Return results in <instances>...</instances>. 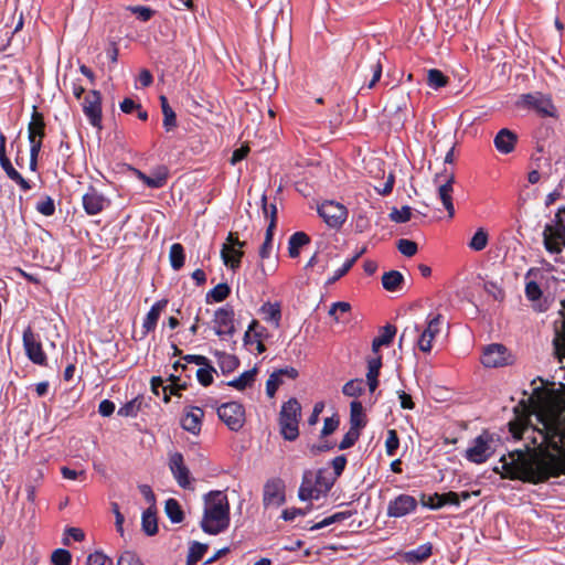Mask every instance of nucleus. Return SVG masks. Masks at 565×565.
I'll list each match as a JSON object with an SVG mask.
<instances>
[{
    "label": "nucleus",
    "mask_w": 565,
    "mask_h": 565,
    "mask_svg": "<svg viewBox=\"0 0 565 565\" xmlns=\"http://www.w3.org/2000/svg\"><path fill=\"white\" fill-rule=\"evenodd\" d=\"M541 427L533 444L540 451L526 448L514 450L500 459L503 477L523 482L540 483L565 475V427L553 416L540 418Z\"/></svg>",
    "instance_id": "f257e3e1"
},
{
    "label": "nucleus",
    "mask_w": 565,
    "mask_h": 565,
    "mask_svg": "<svg viewBox=\"0 0 565 565\" xmlns=\"http://www.w3.org/2000/svg\"><path fill=\"white\" fill-rule=\"evenodd\" d=\"M230 525V504L222 491H211L204 495L202 530L211 535L224 532Z\"/></svg>",
    "instance_id": "f03ea898"
},
{
    "label": "nucleus",
    "mask_w": 565,
    "mask_h": 565,
    "mask_svg": "<svg viewBox=\"0 0 565 565\" xmlns=\"http://www.w3.org/2000/svg\"><path fill=\"white\" fill-rule=\"evenodd\" d=\"M335 480V476L328 468H321L316 472L306 470L298 490V497L301 501L319 500L331 490Z\"/></svg>",
    "instance_id": "7ed1b4c3"
},
{
    "label": "nucleus",
    "mask_w": 565,
    "mask_h": 565,
    "mask_svg": "<svg viewBox=\"0 0 565 565\" xmlns=\"http://www.w3.org/2000/svg\"><path fill=\"white\" fill-rule=\"evenodd\" d=\"M301 406L296 398H290L282 404L279 414L280 433L286 440H295L299 435V417Z\"/></svg>",
    "instance_id": "20e7f679"
},
{
    "label": "nucleus",
    "mask_w": 565,
    "mask_h": 565,
    "mask_svg": "<svg viewBox=\"0 0 565 565\" xmlns=\"http://www.w3.org/2000/svg\"><path fill=\"white\" fill-rule=\"evenodd\" d=\"M516 106L522 109L533 110L541 117L557 116V109L551 96L541 92L522 94L516 100Z\"/></svg>",
    "instance_id": "39448f33"
},
{
    "label": "nucleus",
    "mask_w": 565,
    "mask_h": 565,
    "mask_svg": "<svg viewBox=\"0 0 565 565\" xmlns=\"http://www.w3.org/2000/svg\"><path fill=\"white\" fill-rule=\"evenodd\" d=\"M493 437L488 431L477 436L466 450V459L470 462L480 465L486 462L493 454Z\"/></svg>",
    "instance_id": "423d86ee"
},
{
    "label": "nucleus",
    "mask_w": 565,
    "mask_h": 565,
    "mask_svg": "<svg viewBox=\"0 0 565 565\" xmlns=\"http://www.w3.org/2000/svg\"><path fill=\"white\" fill-rule=\"evenodd\" d=\"M23 348L28 359L34 364L45 366L47 356L42 348L39 335L34 333L31 327H28L22 334Z\"/></svg>",
    "instance_id": "0eeeda50"
},
{
    "label": "nucleus",
    "mask_w": 565,
    "mask_h": 565,
    "mask_svg": "<svg viewBox=\"0 0 565 565\" xmlns=\"http://www.w3.org/2000/svg\"><path fill=\"white\" fill-rule=\"evenodd\" d=\"M443 323L441 315H429L427 318V324L424 330H420L418 326L414 327L416 332H419L417 344L420 351L429 353L433 348V341L435 337L440 332Z\"/></svg>",
    "instance_id": "6e6552de"
},
{
    "label": "nucleus",
    "mask_w": 565,
    "mask_h": 565,
    "mask_svg": "<svg viewBox=\"0 0 565 565\" xmlns=\"http://www.w3.org/2000/svg\"><path fill=\"white\" fill-rule=\"evenodd\" d=\"M220 419L233 431H238L245 422V412L237 402L222 404L217 408Z\"/></svg>",
    "instance_id": "1a4fd4ad"
},
{
    "label": "nucleus",
    "mask_w": 565,
    "mask_h": 565,
    "mask_svg": "<svg viewBox=\"0 0 565 565\" xmlns=\"http://www.w3.org/2000/svg\"><path fill=\"white\" fill-rule=\"evenodd\" d=\"M481 363L486 367H502L513 363V355L503 344L493 343L484 348Z\"/></svg>",
    "instance_id": "9d476101"
},
{
    "label": "nucleus",
    "mask_w": 565,
    "mask_h": 565,
    "mask_svg": "<svg viewBox=\"0 0 565 565\" xmlns=\"http://www.w3.org/2000/svg\"><path fill=\"white\" fill-rule=\"evenodd\" d=\"M434 181L438 185V196L444 207L447 210L449 217H452L455 214V207L451 196L452 183L455 181L454 173L451 171L448 172L447 169H445L443 173L436 174Z\"/></svg>",
    "instance_id": "9b49d317"
},
{
    "label": "nucleus",
    "mask_w": 565,
    "mask_h": 565,
    "mask_svg": "<svg viewBox=\"0 0 565 565\" xmlns=\"http://www.w3.org/2000/svg\"><path fill=\"white\" fill-rule=\"evenodd\" d=\"M286 501L285 483L279 478L266 481L263 489V504L265 508H278Z\"/></svg>",
    "instance_id": "f8f14e48"
},
{
    "label": "nucleus",
    "mask_w": 565,
    "mask_h": 565,
    "mask_svg": "<svg viewBox=\"0 0 565 565\" xmlns=\"http://www.w3.org/2000/svg\"><path fill=\"white\" fill-rule=\"evenodd\" d=\"M83 111L89 124L102 127V95L98 90H89L82 103Z\"/></svg>",
    "instance_id": "ddd939ff"
},
{
    "label": "nucleus",
    "mask_w": 565,
    "mask_h": 565,
    "mask_svg": "<svg viewBox=\"0 0 565 565\" xmlns=\"http://www.w3.org/2000/svg\"><path fill=\"white\" fill-rule=\"evenodd\" d=\"M319 215L330 227H340L347 220V209L337 202L327 201L318 207Z\"/></svg>",
    "instance_id": "4468645a"
},
{
    "label": "nucleus",
    "mask_w": 565,
    "mask_h": 565,
    "mask_svg": "<svg viewBox=\"0 0 565 565\" xmlns=\"http://www.w3.org/2000/svg\"><path fill=\"white\" fill-rule=\"evenodd\" d=\"M417 509V500L409 494H399L387 504L386 514L390 518H403L415 512Z\"/></svg>",
    "instance_id": "2eb2a0df"
},
{
    "label": "nucleus",
    "mask_w": 565,
    "mask_h": 565,
    "mask_svg": "<svg viewBox=\"0 0 565 565\" xmlns=\"http://www.w3.org/2000/svg\"><path fill=\"white\" fill-rule=\"evenodd\" d=\"M543 244L548 253L561 254L565 247V226L552 227V225H545Z\"/></svg>",
    "instance_id": "dca6fc26"
},
{
    "label": "nucleus",
    "mask_w": 565,
    "mask_h": 565,
    "mask_svg": "<svg viewBox=\"0 0 565 565\" xmlns=\"http://www.w3.org/2000/svg\"><path fill=\"white\" fill-rule=\"evenodd\" d=\"M234 311L231 308H218L214 313L215 333L220 337L233 335L235 332Z\"/></svg>",
    "instance_id": "f3484780"
},
{
    "label": "nucleus",
    "mask_w": 565,
    "mask_h": 565,
    "mask_svg": "<svg viewBox=\"0 0 565 565\" xmlns=\"http://www.w3.org/2000/svg\"><path fill=\"white\" fill-rule=\"evenodd\" d=\"M169 467L178 484L183 489H188L191 484L190 471L184 465L183 456L180 452H174L170 456Z\"/></svg>",
    "instance_id": "a211bd4d"
},
{
    "label": "nucleus",
    "mask_w": 565,
    "mask_h": 565,
    "mask_svg": "<svg viewBox=\"0 0 565 565\" xmlns=\"http://www.w3.org/2000/svg\"><path fill=\"white\" fill-rule=\"evenodd\" d=\"M107 205V199L94 186H89L87 192L83 195V207L89 215L100 213Z\"/></svg>",
    "instance_id": "6ab92c4d"
},
{
    "label": "nucleus",
    "mask_w": 565,
    "mask_h": 565,
    "mask_svg": "<svg viewBox=\"0 0 565 565\" xmlns=\"http://www.w3.org/2000/svg\"><path fill=\"white\" fill-rule=\"evenodd\" d=\"M422 503L424 507L431 510H439L445 505L459 507V494L457 492L449 491L441 494L434 493L430 495H423Z\"/></svg>",
    "instance_id": "aec40b11"
},
{
    "label": "nucleus",
    "mask_w": 565,
    "mask_h": 565,
    "mask_svg": "<svg viewBox=\"0 0 565 565\" xmlns=\"http://www.w3.org/2000/svg\"><path fill=\"white\" fill-rule=\"evenodd\" d=\"M143 501L150 505L154 503V494L151 489L143 486ZM158 532V522L151 507L143 511V533L147 535H154Z\"/></svg>",
    "instance_id": "412c9836"
},
{
    "label": "nucleus",
    "mask_w": 565,
    "mask_h": 565,
    "mask_svg": "<svg viewBox=\"0 0 565 565\" xmlns=\"http://www.w3.org/2000/svg\"><path fill=\"white\" fill-rule=\"evenodd\" d=\"M516 142V134L508 128L499 130L493 139L495 149L502 154L511 153L514 150Z\"/></svg>",
    "instance_id": "4be33fe9"
},
{
    "label": "nucleus",
    "mask_w": 565,
    "mask_h": 565,
    "mask_svg": "<svg viewBox=\"0 0 565 565\" xmlns=\"http://www.w3.org/2000/svg\"><path fill=\"white\" fill-rule=\"evenodd\" d=\"M204 412L200 407H191L182 417L181 425L183 429L198 434L201 430V420Z\"/></svg>",
    "instance_id": "5701e85b"
},
{
    "label": "nucleus",
    "mask_w": 565,
    "mask_h": 565,
    "mask_svg": "<svg viewBox=\"0 0 565 565\" xmlns=\"http://www.w3.org/2000/svg\"><path fill=\"white\" fill-rule=\"evenodd\" d=\"M45 120L42 113L38 111L36 107L31 115V120L28 125V138L41 139L45 138Z\"/></svg>",
    "instance_id": "b1692460"
},
{
    "label": "nucleus",
    "mask_w": 565,
    "mask_h": 565,
    "mask_svg": "<svg viewBox=\"0 0 565 565\" xmlns=\"http://www.w3.org/2000/svg\"><path fill=\"white\" fill-rule=\"evenodd\" d=\"M433 554V544L425 543L417 546L414 550L407 551L404 553L403 558L407 564H419L427 558H429Z\"/></svg>",
    "instance_id": "393cba45"
},
{
    "label": "nucleus",
    "mask_w": 565,
    "mask_h": 565,
    "mask_svg": "<svg viewBox=\"0 0 565 565\" xmlns=\"http://www.w3.org/2000/svg\"><path fill=\"white\" fill-rule=\"evenodd\" d=\"M562 328L556 330L555 338L553 340L554 353L559 363H563L565 359V300H562Z\"/></svg>",
    "instance_id": "a878e982"
},
{
    "label": "nucleus",
    "mask_w": 565,
    "mask_h": 565,
    "mask_svg": "<svg viewBox=\"0 0 565 565\" xmlns=\"http://www.w3.org/2000/svg\"><path fill=\"white\" fill-rule=\"evenodd\" d=\"M260 315L263 316V319L270 323L273 327L278 328L280 326L281 320V308L280 303L278 302H265L260 309Z\"/></svg>",
    "instance_id": "bb28decb"
},
{
    "label": "nucleus",
    "mask_w": 565,
    "mask_h": 565,
    "mask_svg": "<svg viewBox=\"0 0 565 565\" xmlns=\"http://www.w3.org/2000/svg\"><path fill=\"white\" fill-rule=\"evenodd\" d=\"M0 166L6 172L7 177L15 182L21 188V190L24 192L31 190V183L14 169L9 158L1 160Z\"/></svg>",
    "instance_id": "cd10ccee"
},
{
    "label": "nucleus",
    "mask_w": 565,
    "mask_h": 565,
    "mask_svg": "<svg viewBox=\"0 0 565 565\" xmlns=\"http://www.w3.org/2000/svg\"><path fill=\"white\" fill-rule=\"evenodd\" d=\"M221 256L224 264L232 268L236 269L241 265V259L243 257V252L239 247L228 246L224 244L221 249Z\"/></svg>",
    "instance_id": "c85d7f7f"
},
{
    "label": "nucleus",
    "mask_w": 565,
    "mask_h": 565,
    "mask_svg": "<svg viewBox=\"0 0 565 565\" xmlns=\"http://www.w3.org/2000/svg\"><path fill=\"white\" fill-rule=\"evenodd\" d=\"M382 366L381 356L371 358L367 360V373H366V382L370 388V392H374L379 385V375Z\"/></svg>",
    "instance_id": "c756f323"
},
{
    "label": "nucleus",
    "mask_w": 565,
    "mask_h": 565,
    "mask_svg": "<svg viewBox=\"0 0 565 565\" xmlns=\"http://www.w3.org/2000/svg\"><path fill=\"white\" fill-rule=\"evenodd\" d=\"M168 169L164 166L157 167L149 175L143 174V184L158 189L166 185Z\"/></svg>",
    "instance_id": "7c9ffc66"
},
{
    "label": "nucleus",
    "mask_w": 565,
    "mask_h": 565,
    "mask_svg": "<svg viewBox=\"0 0 565 565\" xmlns=\"http://www.w3.org/2000/svg\"><path fill=\"white\" fill-rule=\"evenodd\" d=\"M268 338V332L265 327L260 326L257 320H252L249 323L245 334H244V344L250 345L254 343V340H262Z\"/></svg>",
    "instance_id": "2f4dec72"
},
{
    "label": "nucleus",
    "mask_w": 565,
    "mask_h": 565,
    "mask_svg": "<svg viewBox=\"0 0 565 565\" xmlns=\"http://www.w3.org/2000/svg\"><path fill=\"white\" fill-rule=\"evenodd\" d=\"M167 305L168 300L161 299L151 307L143 321V329H146V331H151L156 328L158 319L161 312L166 309Z\"/></svg>",
    "instance_id": "473e14b6"
},
{
    "label": "nucleus",
    "mask_w": 565,
    "mask_h": 565,
    "mask_svg": "<svg viewBox=\"0 0 565 565\" xmlns=\"http://www.w3.org/2000/svg\"><path fill=\"white\" fill-rule=\"evenodd\" d=\"M310 242L309 236L303 232L294 233L288 241V254L291 258H296L300 254V248Z\"/></svg>",
    "instance_id": "72a5a7b5"
},
{
    "label": "nucleus",
    "mask_w": 565,
    "mask_h": 565,
    "mask_svg": "<svg viewBox=\"0 0 565 565\" xmlns=\"http://www.w3.org/2000/svg\"><path fill=\"white\" fill-rule=\"evenodd\" d=\"M363 406L359 401H353L350 404V427L360 430L365 426Z\"/></svg>",
    "instance_id": "f704fd0d"
},
{
    "label": "nucleus",
    "mask_w": 565,
    "mask_h": 565,
    "mask_svg": "<svg viewBox=\"0 0 565 565\" xmlns=\"http://www.w3.org/2000/svg\"><path fill=\"white\" fill-rule=\"evenodd\" d=\"M396 334V328L392 324H386L381 329V333L376 337L372 342V351L374 353L379 352V349L383 345H388L393 341L394 335Z\"/></svg>",
    "instance_id": "c9c22d12"
},
{
    "label": "nucleus",
    "mask_w": 565,
    "mask_h": 565,
    "mask_svg": "<svg viewBox=\"0 0 565 565\" xmlns=\"http://www.w3.org/2000/svg\"><path fill=\"white\" fill-rule=\"evenodd\" d=\"M403 275L397 270H390L382 276L383 288L387 291H397L402 288Z\"/></svg>",
    "instance_id": "e433bc0d"
},
{
    "label": "nucleus",
    "mask_w": 565,
    "mask_h": 565,
    "mask_svg": "<svg viewBox=\"0 0 565 565\" xmlns=\"http://www.w3.org/2000/svg\"><path fill=\"white\" fill-rule=\"evenodd\" d=\"M164 512L172 523H181L184 519V513L178 500L170 498L164 503Z\"/></svg>",
    "instance_id": "4c0bfd02"
},
{
    "label": "nucleus",
    "mask_w": 565,
    "mask_h": 565,
    "mask_svg": "<svg viewBox=\"0 0 565 565\" xmlns=\"http://www.w3.org/2000/svg\"><path fill=\"white\" fill-rule=\"evenodd\" d=\"M169 260L173 270H180L185 260L184 247L180 243H174L170 247Z\"/></svg>",
    "instance_id": "58836bf2"
},
{
    "label": "nucleus",
    "mask_w": 565,
    "mask_h": 565,
    "mask_svg": "<svg viewBox=\"0 0 565 565\" xmlns=\"http://www.w3.org/2000/svg\"><path fill=\"white\" fill-rule=\"evenodd\" d=\"M257 370L254 367L252 370L243 372L238 377L227 382L228 386H232L238 391H243L248 386H252V384L255 381Z\"/></svg>",
    "instance_id": "ea45409f"
},
{
    "label": "nucleus",
    "mask_w": 565,
    "mask_h": 565,
    "mask_svg": "<svg viewBox=\"0 0 565 565\" xmlns=\"http://www.w3.org/2000/svg\"><path fill=\"white\" fill-rule=\"evenodd\" d=\"M207 551V545L193 541L190 543L189 553L186 556V565H196Z\"/></svg>",
    "instance_id": "a19ab883"
},
{
    "label": "nucleus",
    "mask_w": 565,
    "mask_h": 565,
    "mask_svg": "<svg viewBox=\"0 0 565 565\" xmlns=\"http://www.w3.org/2000/svg\"><path fill=\"white\" fill-rule=\"evenodd\" d=\"M267 198L266 195L264 194L262 196V202H263V211H264V214L266 217H270V223L266 230V235H265V239H269L270 242H273V231L276 226V215H277V207L275 204H271L269 207L267 206V202H266Z\"/></svg>",
    "instance_id": "79ce46f5"
},
{
    "label": "nucleus",
    "mask_w": 565,
    "mask_h": 565,
    "mask_svg": "<svg viewBox=\"0 0 565 565\" xmlns=\"http://www.w3.org/2000/svg\"><path fill=\"white\" fill-rule=\"evenodd\" d=\"M216 355L218 366L224 374L233 372L239 364V361L235 355L227 354L225 352L216 353Z\"/></svg>",
    "instance_id": "37998d69"
},
{
    "label": "nucleus",
    "mask_w": 565,
    "mask_h": 565,
    "mask_svg": "<svg viewBox=\"0 0 565 565\" xmlns=\"http://www.w3.org/2000/svg\"><path fill=\"white\" fill-rule=\"evenodd\" d=\"M351 516V512L344 511V512H337L330 516L324 518L322 521L315 523L310 530L317 531L323 527H327L331 524L342 522Z\"/></svg>",
    "instance_id": "c03bdc74"
},
{
    "label": "nucleus",
    "mask_w": 565,
    "mask_h": 565,
    "mask_svg": "<svg viewBox=\"0 0 565 565\" xmlns=\"http://www.w3.org/2000/svg\"><path fill=\"white\" fill-rule=\"evenodd\" d=\"M141 409L140 396H136L131 401L124 404L117 412L119 416L136 417Z\"/></svg>",
    "instance_id": "a18cd8bd"
},
{
    "label": "nucleus",
    "mask_w": 565,
    "mask_h": 565,
    "mask_svg": "<svg viewBox=\"0 0 565 565\" xmlns=\"http://www.w3.org/2000/svg\"><path fill=\"white\" fill-rule=\"evenodd\" d=\"M365 252V249H362L360 253H358L356 255H354L352 258L350 259H347L344 262V264L342 265L341 268H339L338 270H335V273L333 274L332 277H330L328 280H327V285H332L334 284L337 280H339L341 277H343L351 268L352 266L354 265V263L358 260V258Z\"/></svg>",
    "instance_id": "49530a36"
},
{
    "label": "nucleus",
    "mask_w": 565,
    "mask_h": 565,
    "mask_svg": "<svg viewBox=\"0 0 565 565\" xmlns=\"http://www.w3.org/2000/svg\"><path fill=\"white\" fill-rule=\"evenodd\" d=\"M427 84L433 89H439L447 84V77L436 68H431L427 74Z\"/></svg>",
    "instance_id": "de8ad7c7"
},
{
    "label": "nucleus",
    "mask_w": 565,
    "mask_h": 565,
    "mask_svg": "<svg viewBox=\"0 0 565 565\" xmlns=\"http://www.w3.org/2000/svg\"><path fill=\"white\" fill-rule=\"evenodd\" d=\"M230 292L231 289L227 284H218L207 292L206 300L210 301L212 299L213 301L221 302L228 297Z\"/></svg>",
    "instance_id": "09e8293b"
},
{
    "label": "nucleus",
    "mask_w": 565,
    "mask_h": 565,
    "mask_svg": "<svg viewBox=\"0 0 565 565\" xmlns=\"http://www.w3.org/2000/svg\"><path fill=\"white\" fill-rule=\"evenodd\" d=\"M364 391V382L361 379H355L347 382L342 387V393L350 397H356Z\"/></svg>",
    "instance_id": "8fccbe9b"
},
{
    "label": "nucleus",
    "mask_w": 565,
    "mask_h": 565,
    "mask_svg": "<svg viewBox=\"0 0 565 565\" xmlns=\"http://www.w3.org/2000/svg\"><path fill=\"white\" fill-rule=\"evenodd\" d=\"M488 244V234L479 228L469 242V247L476 252H480L486 248Z\"/></svg>",
    "instance_id": "3c124183"
},
{
    "label": "nucleus",
    "mask_w": 565,
    "mask_h": 565,
    "mask_svg": "<svg viewBox=\"0 0 565 565\" xmlns=\"http://www.w3.org/2000/svg\"><path fill=\"white\" fill-rule=\"evenodd\" d=\"M202 367L196 370V377L201 385L209 386L213 382V373L215 369L207 363V365H201Z\"/></svg>",
    "instance_id": "603ef678"
},
{
    "label": "nucleus",
    "mask_w": 565,
    "mask_h": 565,
    "mask_svg": "<svg viewBox=\"0 0 565 565\" xmlns=\"http://www.w3.org/2000/svg\"><path fill=\"white\" fill-rule=\"evenodd\" d=\"M412 217V209L408 205L403 206L402 209L394 207L390 213L391 221L395 223H406Z\"/></svg>",
    "instance_id": "864d4df0"
},
{
    "label": "nucleus",
    "mask_w": 565,
    "mask_h": 565,
    "mask_svg": "<svg viewBox=\"0 0 565 565\" xmlns=\"http://www.w3.org/2000/svg\"><path fill=\"white\" fill-rule=\"evenodd\" d=\"M35 209L44 216H52L55 213L54 200L50 195H46L43 200L36 203Z\"/></svg>",
    "instance_id": "5fc2aeb1"
},
{
    "label": "nucleus",
    "mask_w": 565,
    "mask_h": 565,
    "mask_svg": "<svg viewBox=\"0 0 565 565\" xmlns=\"http://www.w3.org/2000/svg\"><path fill=\"white\" fill-rule=\"evenodd\" d=\"M399 447V438L395 429L387 430V437L385 440V450L387 456H394Z\"/></svg>",
    "instance_id": "6e6d98bb"
},
{
    "label": "nucleus",
    "mask_w": 565,
    "mask_h": 565,
    "mask_svg": "<svg viewBox=\"0 0 565 565\" xmlns=\"http://www.w3.org/2000/svg\"><path fill=\"white\" fill-rule=\"evenodd\" d=\"M160 390L163 393V401L168 402L170 395L177 394L179 388H174L172 386H164L163 382L159 379L158 382L156 379L152 380V391L156 395H160Z\"/></svg>",
    "instance_id": "4d7b16f0"
},
{
    "label": "nucleus",
    "mask_w": 565,
    "mask_h": 565,
    "mask_svg": "<svg viewBox=\"0 0 565 565\" xmlns=\"http://www.w3.org/2000/svg\"><path fill=\"white\" fill-rule=\"evenodd\" d=\"M51 562L54 565H71L72 554L64 548H57L52 553Z\"/></svg>",
    "instance_id": "13d9d810"
},
{
    "label": "nucleus",
    "mask_w": 565,
    "mask_h": 565,
    "mask_svg": "<svg viewBox=\"0 0 565 565\" xmlns=\"http://www.w3.org/2000/svg\"><path fill=\"white\" fill-rule=\"evenodd\" d=\"M120 110L125 114H134L136 113L137 114V117L139 119H141V105L136 103L134 99L131 98H125L120 105Z\"/></svg>",
    "instance_id": "bf43d9fd"
},
{
    "label": "nucleus",
    "mask_w": 565,
    "mask_h": 565,
    "mask_svg": "<svg viewBox=\"0 0 565 565\" xmlns=\"http://www.w3.org/2000/svg\"><path fill=\"white\" fill-rule=\"evenodd\" d=\"M360 437V431L350 427L339 444V449L344 450L351 448Z\"/></svg>",
    "instance_id": "052dcab7"
},
{
    "label": "nucleus",
    "mask_w": 565,
    "mask_h": 565,
    "mask_svg": "<svg viewBox=\"0 0 565 565\" xmlns=\"http://www.w3.org/2000/svg\"><path fill=\"white\" fill-rule=\"evenodd\" d=\"M397 248L404 256L412 257L417 252V244L413 241L402 238L398 241Z\"/></svg>",
    "instance_id": "680f3d73"
},
{
    "label": "nucleus",
    "mask_w": 565,
    "mask_h": 565,
    "mask_svg": "<svg viewBox=\"0 0 565 565\" xmlns=\"http://www.w3.org/2000/svg\"><path fill=\"white\" fill-rule=\"evenodd\" d=\"M281 382L279 373L273 372L266 382V394L274 397Z\"/></svg>",
    "instance_id": "e2e57ef3"
},
{
    "label": "nucleus",
    "mask_w": 565,
    "mask_h": 565,
    "mask_svg": "<svg viewBox=\"0 0 565 565\" xmlns=\"http://www.w3.org/2000/svg\"><path fill=\"white\" fill-rule=\"evenodd\" d=\"M111 558L98 551L89 554L87 557V565H111Z\"/></svg>",
    "instance_id": "0e129e2a"
},
{
    "label": "nucleus",
    "mask_w": 565,
    "mask_h": 565,
    "mask_svg": "<svg viewBox=\"0 0 565 565\" xmlns=\"http://www.w3.org/2000/svg\"><path fill=\"white\" fill-rule=\"evenodd\" d=\"M351 309V306L349 302L345 301H338L333 302L329 309V316L333 317L335 321H339L338 312L340 313H347Z\"/></svg>",
    "instance_id": "69168bd1"
},
{
    "label": "nucleus",
    "mask_w": 565,
    "mask_h": 565,
    "mask_svg": "<svg viewBox=\"0 0 565 565\" xmlns=\"http://www.w3.org/2000/svg\"><path fill=\"white\" fill-rule=\"evenodd\" d=\"M525 295H526L527 299H530L532 301L539 300L542 296V290H541L540 286L537 285V282L529 281L525 285Z\"/></svg>",
    "instance_id": "338daca9"
},
{
    "label": "nucleus",
    "mask_w": 565,
    "mask_h": 565,
    "mask_svg": "<svg viewBox=\"0 0 565 565\" xmlns=\"http://www.w3.org/2000/svg\"><path fill=\"white\" fill-rule=\"evenodd\" d=\"M117 565H141V562L135 553L126 551L118 558Z\"/></svg>",
    "instance_id": "774afa93"
}]
</instances>
